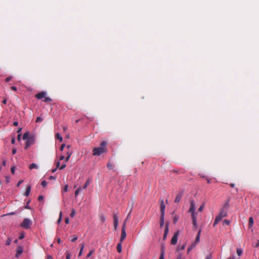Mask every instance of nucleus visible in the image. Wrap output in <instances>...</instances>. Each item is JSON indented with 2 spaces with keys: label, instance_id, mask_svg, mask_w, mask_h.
<instances>
[{
  "label": "nucleus",
  "instance_id": "nucleus-30",
  "mask_svg": "<svg viewBox=\"0 0 259 259\" xmlns=\"http://www.w3.org/2000/svg\"><path fill=\"white\" fill-rule=\"evenodd\" d=\"M72 154V152H68L67 153V157H66L65 158V161L67 162L69 160L71 155Z\"/></svg>",
  "mask_w": 259,
  "mask_h": 259
},
{
  "label": "nucleus",
  "instance_id": "nucleus-60",
  "mask_svg": "<svg viewBox=\"0 0 259 259\" xmlns=\"http://www.w3.org/2000/svg\"><path fill=\"white\" fill-rule=\"evenodd\" d=\"M23 181L22 180H20V181H19L18 182V183H17V187H19V186H20V185L23 183Z\"/></svg>",
  "mask_w": 259,
  "mask_h": 259
},
{
  "label": "nucleus",
  "instance_id": "nucleus-39",
  "mask_svg": "<svg viewBox=\"0 0 259 259\" xmlns=\"http://www.w3.org/2000/svg\"><path fill=\"white\" fill-rule=\"evenodd\" d=\"M47 185V183L46 181H42L41 183V185L43 187H45Z\"/></svg>",
  "mask_w": 259,
  "mask_h": 259
},
{
  "label": "nucleus",
  "instance_id": "nucleus-50",
  "mask_svg": "<svg viewBox=\"0 0 259 259\" xmlns=\"http://www.w3.org/2000/svg\"><path fill=\"white\" fill-rule=\"evenodd\" d=\"M15 168L14 166H12L11 167V172L14 175L15 174Z\"/></svg>",
  "mask_w": 259,
  "mask_h": 259
},
{
  "label": "nucleus",
  "instance_id": "nucleus-29",
  "mask_svg": "<svg viewBox=\"0 0 259 259\" xmlns=\"http://www.w3.org/2000/svg\"><path fill=\"white\" fill-rule=\"evenodd\" d=\"M107 168H108L109 169H113V168H114V165H113V164H112V163H111L109 162V163H107Z\"/></svg>",
  "mask_w": 259,
  "mask_h": 259
},
{
  "label": "nucleus",
  "instance_id": "nucleus-25",
  "mask_svg": "<svg viewBox=\"0 0 259 259\" xmlns=\"http://www.w3.org/2000/svg\"><path fill=\"white\" fill-rule=\"evenodd\" d=\"M29 168L30 169H32L33 168L37 169L38 167L36 164L33 163L29 165Z\"/></svg>",
  "mask_w": 259,
  "mask_h": 259
},
{
  "label": "nucleus",
  "instance_id": "nucleus-27",
  "mask_svg": "<svg viewBox=\"0 0 259 259\" xmlns=\"http://www.w3.org/2000/svg\"><path fill=\"white\" fill-rule=\"evenodd\" d=\"M99 219L100 221L103 223H104L106 220L105 217L103 214L100 215Z\"/></svg>",
  "mask_w": 259,
  "mask_h": 259
},
{
  "label": "nucleus",
  "instance_id": "nucleus-26",
  "mask_svg": "<svg viewBox=\"0 0 259 259\" xmlns=\"http://www.w3.org/2000/svg\"><path fill=\"white\" fill-rule=\"evenodd\" d=\"M90 182H91V179H88L86 181V182H85V184H84L82 189H86L88 187V186H89V185L90 184Z\"/></svg>",
  "mask_w": 259,
  "mask_h": 259
},
{
  "label": "nucleus",
  "instance_id": "nucleus-6",
  "mask_svg": "<svg viewBox=\"0 0 259 259\" xmlns=\"http://www.w3.org/2000/svg\"><path fill=\"white\" fill-rule=\"evenodd\" d=\"M126 236V231H125V223H123L122 228H121V236L120 238V242H122L125 239Z\"/></svg>",
  "mask_w": 259,
  "mask_h": 259
},
{
  "label": "nucleus",
  "instance_id": "nucleus-2",
  "mask_svg": "<svg viewBox=\"0 0 259 259\" xmlns=\"http://www.w3.org/2000/svg\"><path fill=\"white\" fill-rule=\"evenodd\" d=\"M228 212L226 210L221 209L219 214L216 217L213 226H215L219 222H220L223 218L227 216Z\"/></svg>",
  "mask_w": 259,
  "mask_h": 259
},
{
  "label": "nucleus",
  "instance_id": "nucleus-54",
  "mask_svg": "<svg viewBox=\"0 0 259 259\" xmlns=\"http://www.w3.org/2000/svg\"><path fill=\"white\" fill-rule=\"evenodd\" d=\"M71 257V255L69 253H67L66 254V259H70Z\"/></svg>",
  "mask_w": 259,
  "mask_h": 259
},
{
  "label": "nucleus",
  "instance_id": "nucleus-21",
  "mask_svg": "<svg viewBox=\"0 0 259 259\" xmlns=\"http://www.w3.org/2000/svg\"><path fill=\"white\" fill-rule=\"evenodd\" d=\"M134 204V201H132V202H131V204H130V205H129L127 206V209H129L130 213H131V212H132V210H133V208Z\"/></svg>",
  "mask_w": 259,
  "mask_h": 259
},
{
  "label": "nucleus",
  "instance_id": "nucleus-15",
  "mask_svg": "<svg viewBox=\"0 0 259 259\" xmlns=\"http://www.w3.org/2000/svg\"><path fill=\"white\" fill-rule=\"evenodd\" d=\"M164 223V215H160V227H163Z\"/></svg>",
  "mask_w": 259,
  "mask_h": 259
},
{
  "label": "nucleus",
  "instance_id": "nucleus-53",
  "mask_svg": "<svg viewBox=\"0 0 259 259\" xmlns=\"http://www.w3.org/2000/svg\"><path fill=\"white\" fill-rule=\"evenodd\" d=\"M24 238V234L23 233V234H21L20 235V236H19V239H23Z\"/></svg>",
  "mask_w": 259,
  "mask_h": 259
},
{
  "label": "nucleus",
  "instance_id": "nucleus-35",
  "mask_svg": "<svg viewBox=\"0 0 259 259\" xmlns=\"http://www.w3.org/2000/svg\"><path fill=\"white\" fill-rule=\"evenodd\" d=\"M242 253V250L241 248H237V253L238 255L240 256Z\"/></svg>",
  "mask_w": 259,
  "mask_h": 259
},
{
  "label": "nucleus",
  "instance_id": "nucleus-63",
  "mask_svg": "<svg viewBox=\"0 0 259 259\" xmlns=\"http://www.w3.org/2000/svg\"><path fill=\"white\" fill-rule=\"evenodd\" d=\"M65 146V144H62L60 147V150L62 151Z\"/></svg>",
  "mask_w": 259,
  "mask_h": 259
},
{
  "label": "nucleus",
  "instance_id": "nucleus-36",
  "mask_svg": "<svg viewBox=\"0 0 259 259\" xmlns=\"http://www.w3.org/2000/svg\"><path fill=\"white\" fill-rule=\"evenodd\" d=\"M223 224L226 225H229L230 224V221L228 220H224L223 221Z\"/></svg>",
  "mask_w": 259,
  "mask_h": 259
},
{
  "label": "nucleus",
  "instance_id": "nucleus-40",
  "mask_svg": "<svg viewBox=\"0 0 259 259\" xmlns=\"http://www.w3.org/2000/svg\"><path fill=\"white\" fill-rule=\"evenodd\" d=\"M42 121V118L40 117H37L36 119V122H40Z\"/></svg>",
  "mask_w": 259,
  "mask_h": 259
},
{
  "label": "nucleus",
  "instance_id": "nucleus-45",
  "mask_svg": "<svg viewBox=\"0 0 259 259\" xmlns=\"http://www.w3.org/2000/svg\"><path fill=\"white\" fill-rule=\"evenodd\" d=\"M62 212L60 211V217H59V219L58 220L57 222H58V223L59 224L61 222V220H62Z\"/></svg>",
  "mask_w": 259,
  "mask_h": 259
},
{
  "label": "nucleus",
  "instance_id": "nucleus-38",
  "mask_svg": "<svg viewBox=\"0 0 259 259\" xmlns=\"http://www.w3.org/2000/svg\"><path fill=\"white\" fill-rule=\"evenodd\" d=\"M193 227L196 229L198 226L197 221L192 222Z\"/></svg>",
  "mask_w": 259,
  "mask_h": 259
},
{
  "label": "nucleus",
  "instance_id": "nucleus-7",
  "mask_svg": "<svg viewBox=\"0 0 259 259\" xmlns=\"http://www.w3.org/2000/svg\"><path fill=\"white\" fill-rule=\"evenodd\" d=\"M179 235V231H177L175 233L174 235H173L171 240V244L173 245H175L177 243L178 241V237Z\"/></svg>",
  "mask_w": 259,
  "mask_h": 259
},
{
  "label": "nucleus",
  "instance_id": "nucleus-28",
  "mask_svg": "<svg viewBox=\"0 0 259 259\" xmlns=\"http://www.w3.org/2000/svg\"><path fill=\"white\" fill-rule=\"evenodd\" d=\"M70 237H71V241L72 242L75 241L78 238V237L76 235H72V236H71Z\"/></svg>",
  "mask_w": 259,
  "mask_h": 259
},
{
  "label": "nucleus",
  "instance_id": "nucleus-4",
  "mask_svg": "<svg viewBox=\"0 0 259 259\" xmlns=\"http://www.w3.org/2000/svg\"><path fill=\"white\" fill-rule=\"evenodd\" d=\"M31 225V221L28 219L26 218L24 219L23 221L21 224L20 226L25 229H28L30 227Z\"/></svg>",
  "mask_w": 259,
  "mask_h": 259
},
{
  "label": "nucleus",
  "instance_id": "nucleus-41",
  "mask_svg": "<svg viewBox=\"0 0 259 259\" xmlns=\"http://www.w3.org/2000/svg\"><path fill=\"white\" fill-rule=\"evenodd\" d=\"M178 219H179L178 217H177V216H176H176H175V217H174V218H173V222H174V224H176V223H177V222L178 221Z\"/></svg>",
  "mask_w": 259,
  "mask_h": 259
},
{
  "label": "nucleus",
  "instance_id": "nucleus-10",
  "mask_svg": "<svg viewBox=\"0 0 259 259\" xmlns=\"http://www.w3.org/2000/svg\"><path fill=\"white\" fill-rule=\"evenodd\" d=\"M183 194H184V192L183 191H182L180 192H179L177 194V196H176V197L175 198V203H179L182 197H183Z\"/></svg>",
  "mask_w": 259,
  "mask_h": 259
},
{
  "label": "nucleus",
  "instance_id": "nucleus-1",
  "mask_svg": "<svg viewBox=\"0 0 259 259\" xmlns=\"http://www.w3.org/2000/svg\"><path fill=\"white\" fill-rule=\"evenodd\" d=\"M107 143L105 141L102 142L100 146L97 148H95L93 150V155H97L99 156L102 153H104L106 152V146Z\"/></svg>",
  "mask_w": 259,
  "mask_h": 259
},
{
  "label": "nucleus",
  "instance_id": "nucleus-58",
  "mask_svg": "<svg viewBox=\"0 0 259 259\" xmlns=\"http://www.w3.org/2000/svg\"><path fill=\"white\" fill-rule=\"evenodd\" d=\"M11 90L14 91H17V88L14 86L11 87Z\"/></svg>",
  "mask_w": 259,
  "mask_h": 259
},
{
  "label": "nucleus",
  "instance_id": "nucleus-3",
  "mask_svg": "<svg viewBox=\"0 0 259 259\" xmlns=\"http://www.w3.org/2000/svg\"><path fill=\"white\" fill-rule=\"evenodd\" d=\"M195 203L194 200L190 201V207L188 210L189 212L191 213L192 222L197 221V218L195 214Z\"/></svg>",
  "mask_w": 259,
  "mask_h": 259
},
{
  "label": "nucleus",
  "instance_id": "nucleus-62",
  "mask_svg": "<svg viewBox=\"0 0 259 259\" xmlns=\"http://www.w3.org/2000/svg\"><path fill=\"white\" fill-rule=\"evenodd\" d=\"M65 158V156L63 155H61L59 158V160H63Z\"/></svg>",
  "mask_w": 259,
  "mask_h": 259
},
{
  "label": "nucleus",
  "instance_id": "nucleus-49",
  "mask_svg": "<svg viewBox=\"0 0 259 259\" xmlns=\"http://www.w3.org/2000/svg\"><path fill=\"white\" fill-rule=\"evenodd\" d=\"M204 208V204L201 205L198 208V211H202Z\"/></svg>",
  "mask_w": 259,
  "mask_h": 259
},
{
  "label": "nucleus",
  "instance_id": "nucleus-24",
  "mask_svg": "<svg viewBox=\"0 0 259 259\" xmlns=\"http://www.w3.org/2000/svg\"><path fill=\"white\" fill-rule=\"evenodd\" d=\"M30 137L29 136V133L28 132H25L24 134H23V140H26V141L27 140V139L29 138V137Z\"/></svg>",
  "mask_w": 259,
  "mask_h": 259
},
{
  "label": "nucleus",
  "instance_id": "nucleus-19",
  "mask_svg": "<svg viewBox=\"0 0 259 259\" xmlns=\"http://www.w3.org/2000/svg\"><path fill=\"white\" fill-rule=\"evenodd\" d=\"M117 251L119 253H120L122 251V244L121 242L118 243L117 245Z\"/></svg>",
  "mask_w": 259,
  "mask_h": 259
},
{
  "label": "nucleus",
  "instance_id": "nucleus-5",
  "mask_svg": "<svg viewBox=\"0 0 259 259\" xmlns=\"http://www.w3.org/2000/svg\"><path fill=\"white\" fill-rule=\"evenodd\" d=\"M35 143V138L33 136H31L27 139L26 142L25 149H27L30 146L33 145Z\"/></svg>",
  "mask_w": 259,
  "mask_h": 259
},
{
  "label": "nucleus",
  "instance_id": "nucleus-8",
  "mask_svg": "<svg viewBox=\"0 0 259 259\" xmlns=\"http://www.w3.org/2000/svg\"><path fill=\"white\" fill-rule=\"evenodd\" d=\"M165 208V205L164 204V201H163V200H160V205L161 215H164Z\"/></svg>",
  "mask_w": 259,
  "mask_h": 259
},
{
  "label": "nucleus",
  "instance_id": "nucleus-18",
  "mask_svg": "<svg viewBox=\"0 0 259 259\" xmlns=\"http://www.w3.org/2000/svg\"><path fill=\"white\" fill-rule=\"evenodd\" d=\"M253 219L252 217H250L249 218V221H248V227L249 228H251L253 225Z\"/></svg>",
  "mask_w": 259,
  "mask_h": 259
},
{
  "label": "nucleus",
  "instance_id": "nucleus-17",
  "mask_svg": "<svg viewBox=\"0 0 259 259\" xmlns=\"http://www.w3.org/2000/svg\"><path fill=\"white\" fill-rule=\"evenodd\" d=\"M79 246H80V251H79V254H78V256H80L82 254V252H83V250L84 249V243H81L79 244Z\"/></svg>",
  "mask_w": 259,
  "mask_h": 259
},
{
  "label": "nucleus",
  "instance_id": "nucleus-55",
  "mask_svg": "<svg viewBox=\"0 0 259 259\" xmlns=\"http://www.w3.org/2000/svg\"><path fill=\"white\" fill-rule=\"evenodd\" d=\"M43 199H44V197H43V196H42V195H40V196H38V200H39V201H41V200H42Z\"/></svg>",
  "mask_w": 259,
  "mask_h": 259
},
{
  "label": "nucleus",
  "instance_id": "nucleus-32",
  "mask_svg": "<svg viewBox=\"0 0 259 259\" xmlns=\"http://www.w3.org/2000/svg\"><path fill=\"white\" fill-rule=\"evenodd\" d=\"M81 189H81V188L79 187H78V188L75 190V196L76 197L78 195V194H79V192L81 190Z\"/></svg>",
  "mask_w": 259,
  "mask_h": 259
},
{
  "label": "nucleus",
  "instance_id": "nucleus-16",
  "mask_svg": "<svg viewBox=\"0 0 259 259\" xmlns=\"http://www.w3.org/2000/svg\"><path fill=\"white\" fill-rule=\"evenodd\" d=\"M31 186L28 185L26 189L25 192L24 193L25 196H28L29 195L30 191H31Z\"/></svg>",
  "mask_w": 259,
  "mask_h": 259
},
{
  "label": "nucleus",
  "instance_id": "nucleus-11",
  "mask_svg": "<svg viewBox=\"0 0 259 259\" xmlns=\"http://www.w3.org/2000/svg\"><path fill=\"white\" fill-rule=\"evenodd\" d=\"M46 95V93L45 92L42 91L36 94L35 97L38 99H41L42 98H44Z\"/></svg>",
  "mask_w": 259,
  "mask_h": 259
},
{
  "label": "nucleus",
  "instance_id": "nucleus-22",
  "mask_svg": "<svg viewBox=\"0 0 259 259\" xmlns=\"http://www.w3.org/2000/svg\"><path fill=\"white\" fill-rule=\"evenodd\" d=\"M201 232V230L200 229L198 232L197 235L195 239V243H197L199 241L200 235Z\"/></svg>",
  "mask_w": 259,
  "mask_h": 259
},
{
  "label": "nucleus",
  "instance_id": "nucleus-34",
  "mask_svg": "<svg viewBox=\"0 0 259 259\" xmlns=\"http://www.w3.org/2000/svg\"><path fill=\"white\" fill-rule=\"evenodd\" d=\"M45 102H49L52 101V99L50 97H45L43 100Z\"/></svg>",
  "mask_w": 259,
  "mask_h": 259
},
{
  "label": "nucleus",
  "instance_id": "nucleus-52",
  "mask_svg": "<svg viewBox=\"0 0 259 259\" xmlns=\"http://www.w3.org/2000/svg\"><path fill=\"white\" fill-rule=\"evenodd\" d=\"M10 178L9 177H6V182L7 183H9L10 182Z\"/></svg>",
  "mask_w": 259,
  "mask_h": 259
},
{
  "label": "nucleus",
  "instance_id": "nucleus-31",
  "mask_svg": "<svg viewBox=\"0 0 259 259\" xmlns=\"http://www.w3.org/2000/svg\"><path fill=\"white\" fill-rule=\"evenodd\" d=\"M56 138L59 140L60 142H62L63 140L62 137L60 136V135L59 133H57L56 135Z\"/></svg>",
  "mask_w": 259,
  "mask_h": 259
},
{
  "label": "nucleus",
  "instance_id": "nucleus-46",
  "mask_svg": "<svg viewBox=\"0 0 259 259\" xmlns=\"http://www.w3.org/2000/svg\"><path fill=\"white\" fill-rule=\"evenodd\" d=\"M94 252V250H91L89 252V253L87 254V257H90L91 256V255Z\"/></svg>",
  "mask_w": 259,
  "mask_h": 259
},
{
  "label": "nucleus",
  "instance_id": "nucleus-47",
  "mask_svg": "<svg viewBox=\"0 0 259 259\" xmlns=\"http://www.w3.org/2000/svg\"><path fill=\"white\" fill-rule=\"evenodd\" d=\"M66 166V165L65 163H63L61 165V166L59 167V169L62 170L64 169Z\"/></svg>",
  "mask_w": 259,
  "mask_h": 259
},
{
  "label": "nucleus",
  "instance_id": "nucleus-37",
  "mask_svg": "<svg viewBox=\"0 0 259 259\" xmlns=\"http://www.w3.org/2000/svg\"><path fill=\"white\" fill-rule=\"evenodd\" d=\"M22 252V250L21 249H18L17 250V254H16V257H18L19 255Z\"/></svg>",
  "mask_w": 259,
  "mask_h": 259
},
{
  "label": "nucleus",
  "instance_id": "nucleus-20",
  "mask_svg": "<svg viewBox=\"0 0 259 259\" xmlns=\"http://www.w3.org/2000/svg\"><path fill=\"white\" fill-rule=\"evenodd\" d=\"M159 259H164V249L163 247L161 248Z\"/></svg>",
  "mask_w": 259,
  "mask_h": 259
},
{
  "label": "nucleus",
  "instance_id": "nucleus-14",
  "mask_svg": "<svg viewBox=\"0 0 259 259\" xmlns=\"http://www.w3.org/2000/svg\"><path fill=\"white\" fill-rule=\"evenodd\" d=\"M170 171L172 172H174V173L177 174H184L185 172L183 169H173Z\"/></svg>",
  "mask_w": 259,
  "mask_h": 259
},
{
  "label": "nucleus",
  "instance_id": "nucleus-33",
  "mask_svg": "<svg viewBox=\"0 0 259 259\" xmlns=\"http://www.w3.org/2000/svg\"><path fill=\"white\" fill-rule=\"evenodd\" d=\"M76 214V211L74 209H72L71 212L70 214V217L73 218Z\"/></svg>",
  "mask_w": 259,
  "mask_h": 259
},
{
  "label": "nucleus",
  "instance_id": "nucleus-42",
  "mask_svg": "<svg viewBox=\"0 0 259 259\" xmlns=\"http://www.w3.org/2000/svg\"><path fill=\"white\" fill-rule=\"evenodd\" d=\"M11 243V240L10 238H8L6 242V244L7 245H10Z\"/></svg>",
  "mask_w": 259,
  "mask_h": 259
},
{
  "label": "nucleus",
  "instance_id": "nucleus-12",
  "mask_svg": "<svg viewBox=\"0 0 259 259\" xmlns=\"http://www.w3.org/2000/svg\"><path fill=\"white\" fill-rule=\"evenodd\" d=\"M229 202H230V199H228L226 200L225 203L224 204L223 208H222L221 209H224V210H226V211H227L229 208V206H230Z\"/></svg>",
  "mask_w": 259,
  "mask_h": 259
},
{
  "label": "nucleus",
  "instance_id": "nucleus-43",
  "mask_svg": "<svg viewBox=\"0 0 259 259\" xmlns=\"http://www.w3.org/2000/svg\"><path fill=\"white\" fill-rule=\"evenodd\" d=\"M68 185H65L64 188L63 189V192H67L68 191Z\"/></svg>",
  "mask_w": 259,
  "mask_h": 259
},
{
  "label": "nucleus",
  "instance_id": "nucleus-51",
  "mask_svg": "<svg viewBox=\"0 0 259 259\" xmlns=\"http://www.w3.org/2000/svg\"><path fill=\"white\" fill-rule=\"evenodd\" d=\"M212 258V255L211 254H209L207 255L205 259H211Z\"/></svg>",
  "mask_w": 259,
  "mask_h": 259
},
{
  "label": "nucleus",
  "instance_id": "nucleus-64",
  "mask_svg": "<svg viewBox=\"0 0 259 259\" xmlns=\"http://www.w3.org/2000/svg\"><path fill=\"white\" fill-rule=\"evenodd\" d=\"M177 259H184L182 257V255L180 254L178 256Z\"/></svg>",
  "mask_w": 259,
  "mask_h": 259
},
{
  "label": "nucleus",
  "instance_id": "nucleus-57",
  "mask_svg": "<svg viewBox=\"0 0 259 259\" xmlns=\"http://www.w3.org/2000/svg\"><path fill=\"white\" fill-rule=\"evenodd\" d=\"M195 246V244H193L191 247H189L188 249V251H190L192 248L193 247Z\"/></svg>",
  "mask_w": 259,
  "mask_h": 259
},
{
  "label": "nucleus",
  "instance_id": "nucleus-59",
  "mask_svg": "<svg viewBox=\"0 0 259 259\" xmlns=\"http://www.w3.org/2000/svg\"><path fill=\"white\" fill-rule=\"evenodd\" d=\"M21 138V135L20 134H18V135L17 136V139L19 141H20Z\"/></svg>",
  "mask_w": 259,
  "mask_h": 259
},
{
  "label": "nucleus",
  "instance_id": "nucleus-61",
  "mask_svg": "<svg viewBox=\"0 0 259 259\" xmlns=\"http://www.w3.org/2000/svg\"><path fill=\"white\" fill-rule=\"evenodd\" d=\"M56 167L57 168L60 167L59 166H60V162L58 161V162H56Z\"/></svg>",
  "mask_w": 259,
  "mask_h": 259
},
{
  "label": "nucleus",
  "instance_id": "nucleus-9",
  "mask_svg": "<svg viewBox=\"0 0 259 259\" xmlns=\"http://www.w3.org/2000/svg\"><path fill=\"white\" fill-rule=\"evenodd\" d=\"M114 221V229L116 230L118 225V218L116 214H114L113 215Z\"/></svg>",
  "mask_w": 259,
  "mask_h": 259
},
{
  "label": "nucleus",
  "instance_id": "nucleus-13",
  "mask_svg": "<svg viewBox=\"0 0 259 259\" xmlns=\"http://www.w3.org/2000/svg\"><path fill=\"white\" fill-rule=\"evenodd\" d=\"M168 223H166V225H165V231H164V234H163V239H165L166 237H167V234L168 233Z\"/></svg>",
  "mask_w": 259,
  "mask_h": 259
},
{
  "label": "nucleus",
  "instance_id": "nucleus-23",
  "mask_svg": "<svg viewBox=\"0 0 259 259\" xmlns=\"http://www.w3.org/2000/svg\"><path fill=\"white\" fill-rule=\"evenodd\" d=\"M30 137L29 136V133L28 132H25L24 134H23V140H26V141L27 140V139L29 138V137Z\"/></svg>",
  "mask_w": 259,
  "mask_h": 259
},
{
  "label": "nucleus",
  "instance_id": "nucleus-44",
  "mask_svg": "<svg viewBox=\"0 0 259 259\" xmlns=\"http://www.w3.org/2000/svg\"><path fill=\"white\" fill-rule=\"evenodd\" d=\"M253 246H254L255 247H258L259 246V240H257L255 243H253Z\"/></svg>",
  "mask_w": 259,
  "mask_h": 259
},
{
  "label": "nucleus",
  "instance_id": "nucleus-56",
  "mask_svg": "<svg viewBox=\"0 0 259 259\" xmlns=\"http://www.w3.org/2000/svg\"><path fill=\"white\" fill-rule=\"evenodd\" d=\"M195 246V244H193L191 247H189L188 249V251H190L192 248L193 247Z\"/></svg>",
  "mask_w": 259,
  "mask_h": 259
},
{
  "label": "nucleus",
  "instance_id": "nucleus-48",
  "mask_svg": "<svg viewBox=\"0 0 259 259\" xmlns=\"http://www.w3.org/2000/svg\"><path fill=\"white\" fill-rule=\"evenodd\" d=\"M12 77L11 76H9L7 77L5 79L6 82H8L10 81L12 79Z\"/></svg>",
  "mask_w": 259,
  "mask_h": 259
}]
</instances>
